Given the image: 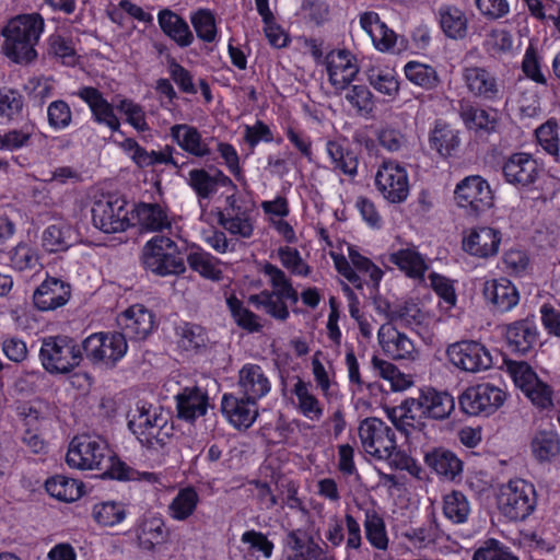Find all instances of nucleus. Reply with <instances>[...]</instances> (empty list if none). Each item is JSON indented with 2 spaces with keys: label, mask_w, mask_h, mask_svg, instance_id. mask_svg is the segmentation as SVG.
<instances>
[{
  "label": "nucleus",
  "mask_w": 560,
  "mask_h": 560,
  "mask_svg": "<svg viewBox=\"0 0 560 560\" xmlns=\"http://www.w3.org/2000/svg\"><path fill=\"white\" fill-rule=\"evenodd\" d=\"M44 19L38 13L11 19L2 31L3 51L14 62H30L37 57L35 45L44 31Z\"/></svg>",
  "instance_id": "f257e3e1"
},
{
  "label": "nucleus",
  "mask_w": 560,
  "mask_h": 560,
  "mask_svg": "<svg viewBox=\"0 0 560 560\" xmlns=\"http://www.w3.org/2000/svg\"><path fill=\"white\" fill-rule=\"evenodd\" d=\"M82 345L68 336H49L43 339L39 360L49 374H67L82 360Z\"/></svg>",
  "instance_id": "f03ea898"
},
{
  "label": "nucleus",
  "mask_w": 560,
  "mask_h": 560,
  "mask_svg": "<svg viewBox=\"0 0 560 560\" xmlns=\"http://www.w3.org/2000/svg\"><path fill=\"white\" fill-rule=\"evenodd\" d=\"M141 262L145 270L160 277L180 275L186 270L177 244L163 235H156L144 244Z\"/></svg>",
  "instance_id": "7ed1b4c3"
},
{
  "label": "nucleus",
  "mask_w": 560,
  "mask_h": 560,
  "mask_svg": "<svg viewBox=\"0 0 560 560\" xmlns=\"http://www.w3.org/2000/svg\"><path fill=\"white\" fill-rule=\"evenodd\" d=\"M363 451L378 460H389L397 453L395 431L376 417L363 419L358 428Z\"/></svg>",
  "instance_id": "20e7f679"
},
{
  "label": "nucleus",
  "mask_w": 560,
  "mask_h": 560,
  "mask_svg": "<svg viewBox=\"0 0 560 560\" xmlns=\"http://www.w3.org/2000/svg\"><path fill=\"white\" fill-rule=\"evenodd\" d=\"M536 504L535 487L524 479L510 480L500 489V509L511 521H524L534 512Z\"/></svg>",
  "instance_id": "39448f33"
},
{
  "label": "nucleus",
  "mask_w": 560,
  "mask_h": 560,
  "mask_svg": "<svg viewBox=\"0 0 560 560\" xmlns=\"http://www.w3.org/2000/svg\"><path fill=\"white\" fill-rule=\"evenodd\" d=\"M130 210L124 198L113 195L103 196L92 206V221L104 233L124 232L130 226Z\"/></svg>",
  "instance_id": "423d86ee"
},
{
  "label": "nucleus",
  "mask_w": 560,
  "mask_h": 560,
  "mask_svg": "<svg viewBox=\"0 0 560 560\" xmlns=\"http://www.w3.org/2000/svg\"><path fill=\"white\" fill-rule=\"evenodd\" d=\"M506 394L500 387L481 383L468 387L458 399L463 412L469 416H490L505 401Z\"/></svg>",
  "instance_id": "0eeeda50"
},
{
  "label": "nucleus",
  "mask_w": 560,
  "mask_h": 560,
  "mask_svg": "<svg viewBox=\"0 0 560 560\" xmlns=\"http://www.w3.org/2000/svg\"><path fill=\"white\" fill-rule=\"evenodd\" d=\"M108 454L106 443L97 436H74L69 445L66 463L77 469H103Z\"/></svg>",
  "instance_id": "6e6552de"
},
{
  "label": "nucleus",
  "mask_w": 560,
  "mask_h": 560,
  "mask_svg": "<svg viewBox=\"0 0 560 560\" xmlns=\"http://www.w3.org/2000/svg\"><path fill=\"white\" fill-rule=\"evenodd\" d=\"M88 359L114 366L127 352L128 345L120 331L98 332L89 336L82 342Z\"/></svg>",
  "instance_id": "1a4fd4ad"
},
{
  "label": "nucleus",
  "mask_w": 560,
  "mask_h": 560,
  "mask_svg": "<svg viewBox=\"0 0 560 560\" xmlns=\"http://www.w3.org/2000/svg\"><path fill=\"white\" fill-rule=\"evenodd\" d=\"M375 187L390 203H401L409 196V178L404 166L395 161H384L375 174Z\"/></svg>",
  "instance_id": "9d476101"
},
{
  "label": "nucleus",
  "mask_w": 560,
  "mask_h": 560,
  "mask_svg": "<svg viewBox=\"0 0 560 560\" xmlns=\"http://www.w3.org/2000/svg\"><path fill=\"white\" fill-rule=\"evenodd\" d=\"M501 171L508 184L516 188H528L538 180L542 168L532 154L515 152L503 160Z\"/></svg>",
  "instance_id": "9b49d317"
},
{
  "label": "nucleus",
  "mask_w": 560,
  "mask_h": 560,
  "mask_svg": "<svg viewBox=\"0 0 560 560\" xmlns=\"http://www.w3.org/2000/svg\"><path fill=\"white\" fill-rule=\"evenodd\" d=\"M450 362L470 373L486 371L492 365V357L488 349L477 341H459L448 346L446 350Z\"/></svg>",
  "instance_id": "f8f14e48"
},
{
  "label": "nucleus",
  "mask_w": 560,
  "mask_h": 560,
  "mask_svg": "<svg viewBox=\"0 0 560 560\" xmlns=\"http://www.w3.org/2000/svg\"><path fill=\"white\" fill-rule=\"evenodd\" d=\"M462 79L468 93L478 100L497 102L503 96L502 83L492 71L485 67L463 68Z\"/></svg>",
  "instance_id": "ddd939ff"
},
{
  "label": "nucleus",
  "mask_w": 560,
  "mask_h": 560,
  "mask_svg": "<svg viewBox=\"0 0 560 560\" xmlns=\"http://www.w3.org/2000/svg\"><path fill=\"white\" fill-rule=\"evenodd\" d=\"M459 207L470 208L474 213L486 211L492 206V191L488 182L480 175L462 179L454 191Z\"/></svg>",
  "instance_id": "4468645a"
},
{
  "label": "nucleus",
  "mask_w": 560,
  "mask_h": 560,
  "mask_svg": "<svg viewBox=\"0 0 560 560\" xmlns=\"http://www.w3.org/2000/svg\"><path fill=\"white\" fill-rule=\"evenodd\" d=\"M502 332L512 353L526 355L539 345V331L534 316L504 325Z\"/></svg>",
  "instance_id": "2eb2a0df"
},
{
  "label": "nucleus",
  "mask_w": 560,
  "mask_h": 560,
  "mask_svg": "<svg viewBox=\"0 0 560 560\" xmlns=\"http://www.w3.org/2000/svg\"><path fill=\"white\" fill-rule=\"evenodd\" d=\"M120 334L132 341L147 339L155 327V316L142 304H133L117 317Z\"/></svg>",
  "instance_id": "dca6fc26"
},
{
  "label": "nucleus",
  "mask_w": 560,
  "mask_h": 560,
  "mask_svg": "<svg viewBox=\"0 0 560 560\" xmlns=\"http://www.w3.org/2000/svg\"><path fill=\"white\" fill-rule=\"evenodd\" d=\"M324 62L328 81L336 91H343L349 88L359 72L355 57L347 49L329 51Z\"/></svg>",
  "instance_id": "f3484780"
},
{
  "label": "nucleus",
  "mask_w": 560,
  "mask_h": 560,
  "mask_svg": "<svg viewBox=\"0 0 560 560\" xmlns=\"http://www.w3.org/2000/svg\"><path fill=\"white\" fill-rule=\"evenodd\" d=\"M253 209L237 203L235 197L226 198V207L219 213V224L230 234L242 238H249L254 232Z\"/></svg>",
  "instance_id": "a211bd4d"
},
{
  "label": "nucleus",
  "mask_w": 560,
  "mask_h": 560,
  "mask_svg": "<svg viewBox=\"0 0 560 560\" xmlns=\"http://www.w3.org/2000/svg\"><path fill=\"white\" fill-rule=\"evenodd\" d=\"M71 296L68 282L55 277H47L34 291L33 304L40 312H50L65 306Z\"/></svg>",
  "instance_id": "6ab92c4d"
},
{
  "label": "nucleus",
  "mask_w": 560,
  "mask_h": 560,
  "mask_svg": "<svg viewBox=\"0 0 560 560\" xmlns=\"http://www.w3.org/2000/svg\"><path fill=\"white\" fill-rule=\"evenodd\" d=\"M377 340L384 354L393 360H415L417 355L413 341L389 323L380 327Z\"/></svg>",
  "instance_id": "aec40b11"
},
{
  "label": "nucleus",
  "mask_w": 560,
  "mask_h": 560,
  "mask_svg": "<svg viewBox=\"0 0 560 560\" xmlns=\"http://www.w3.org/2000/svg\"><path fill=\"white\" fill-rule=\"evenodd\" d=\"M221 410L230 423L237 429H248L258 417L257 401L241 394H224Z\"/></svg>",
  "instance_id": "412c9836"
},
{
  "label": "nucleus",
  "mask_w": 560,
  "mask_h": 560,
  "mask_svg": "<svg viewBox=\"0 0 560 560\" xmlns=\"http://www.w3.org/2000/svg\"><path fill=\"white\" fill-rule=\"evenodd\" d=\"M90 108L92 118L98 125L106 126L110 131H118L120 121L114 106L93 86H82L75 93Z\"/></svg>",
  "instance_id": "4be33fe9"
},
{
  "label": "nucleus",
  "mask_w": 560,
  "mask_h": 560,
  "mask_svg": "<svg viewBox=\"0 0 560 560\" xmlns=\"http://www.w3.org/2000/svg\"><path fill=\"white\" fill-rule=\"evenodd\" d=\"M421 406L417 396L409 397L399 406L390 409L388 417L395 428L408 436L413 431H423L425 428L424 419H427V416Z\"/></svg>",
  "instance_id": "5701e85b"
},
{
  "label": "nucleus",
  "mask_w": 560,
  "mask_h": 560,
  "mask_svg": "<svg viewBox=\"0 0 560 560\" xmlns=\"http://www.w3.org/2000/svg\"><path fill=\"white\" fill-rule=\"evenodd\" d=\"M238 394L258 402L271 390V382L266 371L256 363H246L238 371Z\"/></svg>",
  "instance_id": "b1692460"
},
{
  "label": "nucleus",
  "mask_w": 560,
  "mask_h": 560,
  "mask_svg": "<svg viewBox=\"0 0 560 560\" xmlns=\"http://www.w3.org/2000/svg\"><path fill=\"white\" fill-rule=\"evenodd\" d=\"M482 294L492 310L499 313L511 311L520 301L517 289L505 278L487 280Z\"/></svg>",
  "instance_id": "393cba45"
},
{
  "label": "nucleus",
  "mask_w": 560,
  "mask_h": 560,
  "mask_svg": "<svg viewBox=\"0 0 560 560\" xmlns=\"http://www.w3.org/2000/svg\"><path fill=\"white\" fill-rule=\"evenodd\" d=\"M172 141L183 151L195 158H207L212 151L207 140H205L199 130L187 124H176L170 128Z\"/></svg>",
  "instance_id": "a878e982"
},
{
  "label": "nucleus",
  "mask_w": 560,
  "mask_h": 560,
  "mask_svg": "<svg viewBox=\"0 0 560 560\" xmlns=\"http://www.w3.org/2000/svg\"><path fill=\"white\" fill-rule=\"evenodd\" d=\"M175 399L178 418L190 422L205 416L209 407L208 394L197 386L183 388Z\"/></svg>",
  "instance_id": "bb28decb"
},
{
  "label": "nucleus",
  "mask_w": 560,
  "mask_h": 560,
  "mask_svg": "<svg viewBox=\"0 0 560 560\" xmlns=\"http://www.w3.org/2000/svg\"><path fill=\"white\" fill-rule=\"evenodd\" d=\"M425 465L441 478L454 481L463 472V462L444 447H434L424 454Z\"/></svg>",
  "instance_id": "cd10ccee"
},
{
  "label": "nucleus",
  "mask_w": 560,
  "mask_h": 560,
  "mask_svg": "<svg viewBox=\"0 0 560 560\" xmlns=\"http://www.w3.org/2000/svg\"><path fill=\"white\" fill-rule=\"evenodd\" d=\"M530 452L539 465L560 464V435L553 430H540L530 441Z\"/></svg>",
  "instance_id": "c85d7f7f"
},
{
  "label": "nucleus",
  "mask_w": 560,
  "mask_h": 560,
  "mask_svg": "<svg viewBox=\"0 0 560 560\" xmlns=\"http://www.w3.org/2000/svg\"><path fill=\"white\" fill-rule=\"evenodd\" d=\"M427 418L433 420L447 419L455 409L454 397L447 392H439L432 387L421 389L417 396Z\"/></svg>",
  "instance_id": "c756f323"
},
{
  "label": "nucleus",
  "mask_w": 560,
  "mask_h": 560,
  "mask_svg": "<svg viewBox=\"0 0 560 560\" xmlns=\"http://www.w3.org/2000/svg\"><path fill=\"white\" fill-rule=\"evenodd\" d=\"M500 243L501 235L499 231L489 226H481L470 232L464 240L463 247L470 255L489 257L498 253Z\"/></svg>",
  "instance_id": "7c9ffc66"
},
{
  "label": "nucleus",
  "mask_w": 560,
  "mask_h": 560,
  "mask_svg": "<svg viewBox=\"0 0 560 560\" xmlns=\"http://www.w3.org/2000/svg\"><path fill=\"white\" fill-rule=\"evenodd\" d=\"M436 18L444 35L451 39H463L467 35L468 19L466 13L455 4H442Z\"/></svg>",
  "instance_id": "2f4dec72"
},
{
  "label": "nucleus",
  "mask_w": 560,
  "mask_h": 560,
  "mask_svg": "<svg viewBox=\"0 0 560 560\" xmlns=\"http://www.w3.org/2000/svg\"><path fill=\"white\" fill-rule=\"evenodd\" d=\"M326 153L330 160L331 170L350 178L358 174L359 160L355 152L337 140L326 142Z\"/></svg>",
  "instance_id": "473e14b6"
},
{
  "label": "nucleus",
  "mask_w": 560,
  "mask_h": 560,
  "mask_svg": "<svg viewBox=\"0 0 560 560\" xmlns=\"http://www.w3.org/2000/svg\"><path fill=\"white\" fill-rule=\"evenodd\" d=\"M158 22L162 32L173 39L179 47H188L194 42V35L187 22L170 9H163L158 14Z\"/></svg>",
  "instance_id": "72a5a7b5"
},
{
  "label": "nucleus",
  "mask_w": 560,
  "mask_h": 560,
  "mask_svg": "<svg viewBox=\"0 0 560 560\" xmlns=\"http://www.w3.org/2000/svg\"><path fill=\"white\" fill-rule=\"evenodd\" d=\"M388 260L409 278L423 279L428 270V265L423 256L415 247L401 248L390 253Z\"/></svg>",
  "instance_id": "f704fd0d"
},
{
  "label": "nucleus",
  "mask_w": 560,
  "mask_h": 560,
  "mask_svg": "<svg viewBox=\"0 0 560 560\" xmlns=\"http://www.w3.org/2000/svg\"><path fill=\"white\" fill-rule=\"evenodd\" d=\"M429 143L441 156L448 158L454 154L460 144L458 131L446 122L438 120L430 132Z\"/></svg>",
  "instance_id": "c9c22d12"
},
{
  "label": "nucleus",
  "mask_w": 560,
  "mask_h": 560,
  "mask_svg": "<svg viewBox=\"0 0 560 560\" xmlns=\"http://www.w3.org/2000/svg\"><path fill=\"white\" fill-rule=\"evenodd\" d=\"M458 114L466 128L470 130H482L487 133H490L495 129V116L491 115L483 108L474 106L469 102H459Z\"/></svg>",
  "instance_id": "e433bc0d"
},
{
  "label": "nucleus",
  "mask_w": 560,
  "mask_h": 560,
  "mask_svg": "<svg viewBox=\"0 0 560 560\" xmlns=\"http://www.w3.org/2000/svg\"><path fill=\"white\" fill-rule=\"evenodd\" d=\"M471 512V503L462 491L453 490L443 497V515L452 524H466Z\"/></svg>",
  "instance_id": "4c0bfd02"
},
{
  "label": "nucleus",
  "mask_w": 560,
  "mask_h": 560,
  "mask_svg": "<svg viewBox=\"0 0 560 560\" xmlns=\"http://www.w3.org/2000/svg\"><path fill=\"white\" fill-rule=\"evenodd\" d=\"M292 393L298 399L296 409L305 418L312 421H318L324 415V408L317 397L312 393L311 383L298 378L292 388Z\"/></svg>",
  "instance_id": "58836bf2"
},
{
  "label": "nucleus",
  "mask_w": 560,
  "mask_h": 560,
  "mask_svg": "<svg viewBox=\"0 0 560 560\" xmlns=\"http://www.w3.org/2000/svg\"><path fill=\"white\" fill-rule=\"evenodd\" d=\"M167 412L160 406L147 401H139L129 415L128 428L135 435H142L154 424V419L162 418Z\"/></svg>",
  "instance_id": "ea45409f"
},
{
  "label": "nucleus",
  "mask_w": 560,
  "mask_h": 560,
  "mask_svg": "<svg viewBox=\"0 0 560 560\" xmlns=\"http://www.w3.org/2000/svg\"><path fill=\"white\" fill-rule=\"evenodd\" d=\"M248 302L256 308L264 310L266 314L277 320L284 322L290 316L288 305L279 292L264 290L257 294L249 295Z\"/></svg>",
  "instance_id": "a19ab883"
},
{
  "label": "nucleus",
  "mask_w": 560,
  "mask_h": 560,
  "mask_svg": "<svg viewBox=\"0 0 560 560\" xmlns=\"http://www.w3.org/2000/svg\"><path fill=\"white\" fill-rule=\"evenodd\" d=\"M135 212L138 224L143 230L158 232L171 228L165 210L158 203H139Z\"/></svg>",
  "instance_id": "79ce46f5"
},
{
  "label": "nucleus",
  "mask_w": 560,
  "mask_h": 560,
  "mask_svg": "<svg viewBox=\"0 0 560 560\" xmlns=\"http://www.w3.org/2000/svg\"><path fill=\"white\" fill-rule=\"evenodd\" d=\"M174 434L173 424L170 422L168 413L162 418H155L154 424L142 435H136L141 445L151 450L163 448Z\"/></svg>",
  "instance_id": "37998d69"
},
{
  "label": "nucleus",
  "mask_w": 560,
  "mask_h": 560,
  "mask_svg": "<svg viewBox=\"0 0 560 560\" xmlns=\"http://www.w3.org/2000/svg\"><path fill=\"white\" fill-rule=\"evenodd\" d=\"M46 491L63 502H73L81 498L83 483L62 475L54 476L45 482Z\"/></svg>",
  "instance_id": "c03bdc74"
},
{
  "label": "nucleus",
  "mask_w": 560,
  "mask_h": 560,
  "mask_svg": "<svg viewBox=\"0 0 560 560\" xmlns=\"http://www.w3.org/2000/svg\"><path fill=\"white\" fill-rule=\"evenodd\" d=\"M199 503V495L195 488L180 489L168 505V514L175 521H186L190 517Z\"/></svg>",
  "instance_id": "a18cd8bd"
},
{
  "label": "nucleus",
  "mask_w": 560,
  "mask_h": 560,
  "mask_svg": "<svg viewBox=\"0 0 560 560\" xmlns=\"http://www.w3.org/2000/svg\"><path fill=\"white\" fill-rule=\"evenodd\" d=\"M166 538L164 522L159 517L143 520L137 534L139 546L145 550H153L155 545L164 542Z\"/></svg>",
  "instance_id": "49530a36"
},
{
  "label": "nucleus",
  "mask_w": 560,
  "mask_h": 560,
  "mask_svg": "<svg viewBox=\"0 0 560 560\" xmlns=\"http://www.w3.org/2000/svg\"><path fill=\"white\" fill-rule=\"evenodd\" d=\"M25 98L12 88H0V117L7 121H19L23 117Z\"/></svg>",
  "instance_id": "de8ad7c7"
},
{
  "label": "nucleus",
  "mask_w": 560,
  "mask_h": 560,
  "mask_svg": "<svg viewBox=\"0 0 560 560\" xmlns=\"http://www.w3.org/2000/svg\"><path fill=\"white\" fill-rule=\"evenodd\" d=\"M226 305L235 324L247 332H259L262 329L260 317L245 307L235 295L226 299Z\"/></svg>",
  "instance_id": "09e8293b"
},
{
  "label": "nucleus",
  "mask_w": 560,
  "mask_h": 560,
  "mask_svg": "<svg viewBox=\"0 0 560 560\" xmlns=\"http://www.w3.org/2000/svg\"><path fill=\"white\" fill-rule=\"evenodd\" d=\"M188 266L201 277L212 281L222 279V271L219 267V259L211 254L197 249L187 255Z\"/></svg>",
  "instance_id": "8fccbe9b"
},
{
  "label": "nucleus",
  "mask_w": 560,
  "mask_h": 560,
  "mask_svg": "<svg viewBox=\"0 0 560 560\" xmlns=\"http://www.w3.org/2000/svg\"><path fill=\"white\" fill-rule=\"evenodd\" d=\"M72 229L69 225L58 223L46 228L42 235L43 247L49 253L66 250L71 245Z\"/></svg>",
  "instance_id": "3c124183"
},
{
  "label": "nucleus",
  "mask_w": 560,
  "mask_h": 560,
  "mask_svg": "<svg viewBox=\"0 0 560 560\" xmlns=\"http://www.w3.org/2000/svg\"><path fill=\"white\" fill-rule=\"evenodd\" d=\"M187 185L196 194L199 205L211 199L217 194L215 182L205 168H192L187 176Z\"/></svg>",
  "instance_id": "603ef678"
},
{
  "label": "nucleus",
  "mask_w": 560,
  "mask_h": 560,
  "mask_svg": "<svg viewBox=\"0 0 560 560\" xmlns=\"http://www.w3.org/2000/svg\"><path fill=\"white\" fill-rule=\"evenodd\" d=\"M364 530L369 542L378 550H386L388 537L384 520L374 510L365 511Z\"/></svg>",
  "instance_id": "864d4df0"
},
{
  "label": "nucleus",
  "mask_w": 560,
  "mask_h": 560,
  "mask_svg": "<svg viewBox=\"0 0 560 560\" xmlns=\"http://www.w3.org/2000/svg\"><path fill=\"white\" fill-rule=\"evenodd\" d=\"M405 74L410 82L427 90L434 89L439 84V77L434 68L424 63L408 62L405 66Z\"/></svg>",
  "instance_id": "5fc2aeb1"
},
{
  "label": "nucleus",
  "mask_w": 560,
  "mask_h": 560,
  "mask_svg": "<svg viewBox=\"0 0 560 560\" xmlns=\"http://www.w3.org/2000/svg\"><path fill=\"white\" fill-rule=\"evenodd\" d=\"M366 79L374 90L384 95L395 96L399 91L398 81L390 70L371 67L366 70Z\"/></svg>",
  "instance_id": "6e6d98bb"
},
{
  "label": "nucleus",
  "mask_w": 560,
  "mask_h": 560,
  "mask_svg": "<svg viewBox=\"0 0 560 560\" xmlns=\"http://www.w3.org/2000/svg\"><path fill=\"white\" fill-rule=\"evenodd\" d=\"M392 314V323H398L410 328L420 326L425 318L424 313L413 301L396 303L395 311Z\"/></svg>",
  "instance_id": "4d7b16f0"
},
{
  "label": "nucleus",
  "mask_w": 560,
  "mask_h": 560,
  "mask_svg": "<svg viewBox=\"0 0 560 560\" xmlns=\"http://www.w3.org/2000/svg\"><path fill=\"white\" fill-rule=\"evenodd\" d=\"M92 516L102 526H114L125 520L126 511L121 504L108 501L95 504Z\"/></svg>",
  "instance_id": "13d9d810"
},
{
  "label": "nucleus",
  "mask_w": 560,
  "mask_h": 560,
  "mask_svg": "<svg viewBox=\"0 0 560 560\" xmlns=\"http://www.w3.org/2000/svg\"><path fill=\"white\" fill-rule=\"evenodd\" d=\"M177 335L179 346L187 351L206 347L208 342L206 330L197 324H184L177 329Z\"/></svg>",
  "instance_id": "bf43d9fd"
},
{
  "label": "nucleus",
  "mask_w": 560,
  "mask_h": 560,
  "mask_svg": "<svg viewBox=\"0 0 560 560\" xmlns=\"http://www.w3.org/2000/svg\"><path fill=\"white\" fill-rule=\"evenodd\" d=\"M72 110L63 100H56L47 106V121L54 130H65L72 124Z\"/></svg>",
  "instance_id": "052dcab7"
},
{
  "label": "nucleus",
  "mask_w": 560,
  "mask_h": 560,
  "mask_svg": "<svg viewBox=\"0 0 560 560\" xmlns=\"http://www.w3.org/2000/svg\"><path fill=\"white\" fill-rule=\"evenodd\" d=\"M472 560H518L503 542L490 538L480 546L472 556Z\"/></svg>",
  "instance_id": "680f3d73"
},
{
  "label": "nucleus",
  "mask_w": 560,
  "mask_h": 560,
  "mask_svg": "<svg viewBox=\"0 0 560 560\" xmlns=\"http://www.w3.org/2000/svg\"><path fill=\"white\" fill-rule=\"evenodd\" d=\"M505 364L515 385L522 392L530 387L533 384L537 385V381H539V378L527 362L509 360L505 361Z\"/></svg>",
  "instance_id": "e2e57ef3"
},
{
  "label": "nucleus",
  "mask_w": 560,
  "mask_h": 560,
  "mask_svg": "<svg viewBox=\"0 0 560 560\" xmlns=\"http://www.w3.org/2000/svg\"><path fill=\"white\" fill-rule=\"evenodd\" d=\"M191 24L197 33V36L206 42L211 43L217 36L215 19L209 10H198L190 18Z\"/></svg>",
  "instance_id": "0e129e2a"
},
{
  "label": "nucleus",
  "mask_w": 560,
  "mask_h": 560,
  "mask_svg": "<svg viewBox=\"0 0 560 560\" xmlns=\"http://www.w3.org/2000/svg\"><path fill=\"white\" fill-rule=\"evenodd\" d=\"M118 112L126 116V121L138 131L149 130V125L145 119V112L140 104L135 103L129 98H121L116 104Z\"/></svg>",
  "instance_id": "69168bd1"
},
{
  "label": "nucleus",
  "mask_w": 560,
  "mask_h": 560,
  "mask_svg": "<svg viewBox=\"0 0 560 560\" xmlns=\"http://www.w3.org/2000/svg\"><path fill=\"white\" fill-rule=\"evenodd\" d=\"M345 98L361 115H370L374 109V96L365 85H352L347 88Z\"/></svg>",
  "instance_id": "338daca9"
},
{
  "label": "nucleus",
  "mask_w": 560,
  "mask_h": 560,
  "mask_svg": "<svg viewBox=\"0 0 560 560\" xmlns=\"http://www.w3.org/2000/svg\"><path fill=\"white\" fill-rule=\"evenodd\" d=\"M278 257L284 268L295 276L307 277L311 267L302 259L300 252L294 247H280Z\"/></svg>",
  "instance_id": "774afa93"
}]
</instances>
